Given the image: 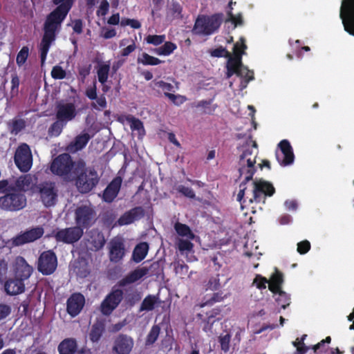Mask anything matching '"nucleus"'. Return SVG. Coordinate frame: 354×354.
<instances>
[{
    "instance_id": "obj_1",
    "label": "nucleus",
    "mask_w": 354,
    "mask_h": 354,
    "mask_svg": "<svg viewBox=\"0 0 354 354\" xmlns=\"http://www.w3.org/2000/svg\"><path fill=\"white\" fill-rule=\"evenodd\" d=\"M252 146H248L240 155L239 169L241 175L245 172L246 176L245 180L240 185V189L237 194V200L241 205H248L253 202L257 203H266V197H270L275 193V188L273 185L266 180H259L253 182L252 191H247L246 183L251 180L256 172L254 165L258 153L257 144L255 141H250Z\"/></svg>"
},
{
    "instance_id": "obj_2",
    "label": "nucleus",
    "mask_w": 354,
    "mask_h": 354,
    "mask_svg": "<svg viewBox=\"0 0 354 354\" xmlns=\"http://www.w3.org/2000/svg\"><path fill=\"white\" fill-rule=\"evenodd\" d=\"M53 2L57 6L46 16L44 24V35L39 46L41 66L46 62L50 47L55 40L62 22L73 7L74 0H53Z\"/></svg>"
},
{
    "instance_id": "obj_3",
    "label": "nucleus",
    "mask_w": 354,
    "mask_h": 354,
    "mask_svg": "<svg viewBox=\"0 0 354 354\" xmlns=\"http://www.w3.org/2000/svg\"><path fill=\"white\" fill-rule=\"evenodd\" d=\"M75 179V185L82 194L90 192L99 183V176L93 168H87L84 160L80 159L75 169L72 180Z\"/></svg>"
},
{
    "instance_id": "obj_4",
    "label": "nucleus",
    "mask_w": 354,
    "mask_h": 354,
    "mask_svg": "<svg viewBox=\"0 0 354 354\" xmlns=\"http://www.w3.org/2000/svg\"><path fill=\"white\" fill-rule=\"evenodd\" d=\"M224 15L221 12L211 15H201L196 18L192 32L200 36H209L218 30L223 21Z\"/></svg>"
},
{
    "instance_id": "obj_5",
    "label": "nucleus",
    "mask_w": 354,
    "mask_h": 354,
    "mask_svg": "<svg viewBox=\"0 0 354 354\" xmlns=\"http://www.w3.org/2000/svg\"><path fill=\"white\" fill-rule=\"evenodd\" d=\"M77 164L73 161L70 154L64 153L58 155L51 161L49 169L50 172L64 180L71 181L75 174V169Z\"/></svg>"
},
{
    "instance_id": "obj_6",
    "label": "nucleus",
    "mask_w": 354,
    "mask_h": 354,
    "mask_svg": "<svg viewBox=\"0 0 354 354\" xmlns=\"http://www.w3.org/2000/svg\"><path fill=\"white\" fill-rule=\"evenodd\" d=\"M26 205V197L24 193L18 192L10 185L8 193L0 197V207L9 212H17L24 209Z\"/></svg>"
},
{
    "instance_id": "obj_7",
    "label": "nucleus",
    "mask_w": 354,
    "mask_h": 354,
    "mask_svg": "<svg viewBox=\"0 0 354 354\" xmlns=\"http://www.w3.org/2000/svg\"><path fill=\"white\" fill-rule=\"evenodd\" d=\"M96 212L91 205H82L75 210V221L82 230L91 227L96 221Z\"/></svg>"
},
{
    "instance_id": "obj_8",
    "label": "nucleus",
    "mask_w": 354,
    "mask_h": 354,
    "mask_svg": "<svg viewBox=\"0 0 354 354\" xmlns=\"http://www.w3.org/2000/svg\"><path fill=\"white\" fill-rule=\"evenodd\" d=\"M14 161L17 168L24 173L28 172L32 165V156L30 147L21 144L16 149Z\"/></svg>"
},
{
    "instance_id": "obj_9",
    "label": "nucleus",
    "mask_w": 354,
    "mask_h": 354,
    "mask_svg": "<svg viewBox=\"0 0 354 354\" xmlns=\"http://www.w3.org/2000/svg\"><path fill=\"white\" fill-rule=\"evenodd\" d=\"M344 30L354 36V0H342L339 10Z\"/></svg>"
},
{
    "instance_id": "obj_10",
    "label": "nucleus",
    "mask_w": 354,
    "mask_h": 354,
    "mask_svg": "<svg viewBox=\"0 0 354 354\" xmlns=\"http://www.w3.org/2000/svg\"><path fill=\"white\" fill-rule=\"evenodd\" d=\"M123 296L122 290L113 288L100 304L102 314L106 316L110 315L122 301Z\"/></svg>"
},
{
    "instance_id": "obj_11",
    "label": "nucleus",
    "mask_w": 354,
    "mask_h": 354,
    "mask_svg": "<svg viewBox=\"0 0 354 354\" xmlns=\"http://www.w3.org/2000/svg\"><path fill=\"white\" fill-rule=\"evenodd\" d=\"M134 347L133 338L124 333H119L113 338L111 354H131Z\"/></svg>"
},
{
    "instance_id": "obj_12",
    "label": "nucleus",
    "mask_w": 354,
    "mask_h": 354,
    "mask_svg": "<svg viewBox=\"0 0 354 354\" xmlns=\"http://www.w3.org/2000/svg\"><path fill=\"white\" fill-rule=\"evenodd\" d=\"M57 266V259L54 252L47 250L43 252L37 263V270L44 275H50L53 274Z\"/></svg>"
},
{
    "instance_id": "obj_13",
    "label": "nucleus",
    "mask_w": 354,
    "mask_h": 354,
    "mask_svg": "<svg viewBox=\"0 0 354 354\" xmlns=\"http://www.w3.org/2000/svg\"><path fill=\"white\" fill-rule=\"evenodd\" d=\"M84 231L80 226H73L57 230L54 236L57 242L73 244L83 236Z\"/></svg>"
},
{
    "instance_id": "obj_14",
    "label": "nucleus",
    "mask_w": 354,
    "mask_h": 354,
    "mask_svg": "<svg viewBox=\"0 0 354 354\" xmlns=\"http://www.w3.org/2000/svg\"><path fill=\"white\" fill-rule=\"evenodd\" d=\"M278 147L279 151H276L275 156L279 165L286 167L292 164L295 155L290 142L287 140H283L279 143Z\"/></svg>"
},
{
    "instance_id": "obj_15",
    "label": "nucleus",
    "mask_w": 354,
    "mask_h": 354,
    "mask_svg": "<svg viewBox=\"0 0 354 354\" xmlns=\"http://www.w3.org/2000/svg\"><path fill=\"white\" fill-rule=\"evenodd\" d=\"M44 233L42 227H36L26 230L12 239V244L14 246H20L26 243L33 242L40 239Z\"/></svg>"
},
{
    "instance_id": "obj_16",
    "label": "nucleus",
    "mask_w": 354,
    "mask_h": 354,
    "mask_svg": "<svg viewBox=\"0 0 354 354\" xmlns=\"http://www.w3.org/2000/svg\"><path fill=\"white\" fill-rule=\"evenodd\" d=\"M42 203L46 207L55 205L57 198V190L53 182H44L39 185Z\"/></svg>"
},
{
    "instance_id": "obj_17",
    "label": "nucleus",
    "mask_w": 354,
    "mask_h": 354,
    "mask_svg": "<svg viewBox=\"0 0 354 354\" xmlns=\"http://www.w3.org/2000/svg\"><path fill=\"white\" fill-rule=\"evenodd\" d=\"M85 304L84 295L80 292L73 293L66 302V311L74 317L79 315Z\"/></svg>"
},
{
    "instance_id": "obj_18",
    "label": "nucleus",
    "mask_w": 354,
    "mask_h": 354,
    "mask_svg": "<svg viewBox=\"0 0 354 354\" xmlns=\"http://www.w3.org/2000/svg\"><path fill=\"white\" fill-rule=\"evenodd\" d=\"M76 115L77 111L74 103L60 104L57 106V120H59L66 124L68 121L73 120Z\"/></svg>"
},
{
    "instance_id": "obj_19",
    "label": "nucleus",
    "mask_w": 354,
    "mask_h": 354,
    "mask_svg": "<svg viewBox=\"0 0 354 354\" xmlns=\"http://www.w3.org/2000/svg\"><path fill=\"white\" fill-rule=\"evenodd\" d=\"M125 254V246L120 239H113L109 243V259L111 262L118 263Z\"/></svg>"
},
{
    "instance_id": "obj_20",
    "label": "nucleus",
    "mask_w": 354,
    "mask_h": 354,
    "mask_svg": "<svg viewBox=\"0 0 354 354\" xmlns=\"http://www.w3.org/2000/svg\"><path fill=\"white\" fill-rule=\"evenodd\" d=\"M32 272V267L26 262L24 257H17L15 266V277L25 281L29 279Z\"/></svg>"
},
{
    "instance_id": "obj_21",
    "label": "nucleus",
    "mask_w": 354,
    "mask_h": 354,
    "mask_svg": "<svg viewBox=\"0 0 354 354\" xmlns=\"http://www.w3.org/2000/svg\"><path fill=\"white\" fill-rule=\"evenodd\" d=\"M120 176L114 178L103 192L102 198L106 203H111L117 197L122 185Z\"/></svg>"
},
{
    "instance_id": "obj_22",
    "label": "nucleus",
    "mask_w": 354,
    "mask_h": 354,
    "mask_svg": "<svg viewBox=\"0 0 354 354\" xmlns=\"http://www.w3.org/2000/svg\"><path fill=\"white\" fill-rule=\"evenodd\" d=\"M4 291L10 296L21 294L25 291L24 281L16 277L10 278L4 283Z\"/></svg>"
},
{
    "instance_id": "obj_23",
    "label": "nucleus",
    "mask_w": 354,
    "mask_h": 354,
    "mask_svg": "<svg viewBox=\"0 0 354 354\" xmlns=\"http://www.w3.org/2000/svg\"><path fill=\"white\" fill-rule=\"evenodd\" d=\"M147 270H145V268L138 267L134 270L130 272L124 278L120 279L118 282V285L120 287H124L127 285L133 283L145 277L147 275Z\"/></svg>"
},
{
    "instance_id": "obj_24",
    "label": "nucleus",
    "mask_w": 354,
    "mask_h": 354,
    "mask_svg": "<svg viewBox=\"0 0 354 354\" xmlns=\"http://www.w3.org/2000/svg\"><path fill=\"white\" fill-rule=\"evenodd\" d=\"M91 138V136L88 133L77 135L74 140L68 144L66 149L71 153H76L86 146Z\"/></svg>"
},
{
    "instance_id": "obj_25",
    "label": "nucleus",
    "mask_w": 354,
    "mask_h": 354,
    "mask_svg": "<svg viewBox=\"0 0 354 354\" xmlns=\"http://www.w3.org/2000/svg\"><path fill=\"white\" fill-rule=\"evenodd\" d=\"M105 332V323L103 319H97L92 325L90 333L89 339L93 342H98L104 333Z\"/></svg>"
},
{
    "instance_id": "obj_26",
    "label": "nucleus",
    "mask_w": 354,
    "mask_h": 354,
    "mask_svg": "<svg viewBox=\"0 0 354 354\" xmlns=\"http://www.w3.org/2000/svg\"><path fill=\"white\" fill-rule=\"evenodd\" d=\"M88 236L90 238V243L94 248L95 250H99L104 247L106 240L103 233L97 228H94L90 230Z\"/></svg>"
},
{
    "instance_id": "obj_27",
    "label": "nucleus",
    "mask_w": 354,
    "mask_h": 354,
    "mask_svg": "<svg viewBox=\"0 0 354 354\" xmlns=\"http://www.w3.org/2000/svg\"><path fill=\"white\" fill-rule=\"evenodd\" d=\"M268 288L274 294H277L281 290V286L283 283V274L277 268H275V272L270 277L268 280Z\"/></svg>"
},
{
    "instance_id": "obj_28",
    "label": "nucleus",
    "mask_w": 354,
    "mask_h": 354,
    "mask_svg": "<svg viewBox=\"0 0 354 354\" xmlns=\"http://www.w3.org/2000/svg\"><path fill=\"white\" fill-rule=\"evenodd\" d=\"M228 59L227 62V73L226 75L227 77H230L233 75H234L235 73L237 72V71L243 66L241 55L236 53V57L232 56L230 54V57H227Z\"/></svg>"
},
{
    "instance_id": "obj_29",
    "label": "nucleus",
    "mask_w": 354,
    "mask_h": 354,
    "mask_svg": "<svg viewBox=\"0 0 354 354\" xmlns=\"http://www.w3.org/2000/svg\"><path fill=\"white\" fill-rule=\"evenodd\" d=\"M77 348V341L73 338H66L58 346L59 354H74Z\"/></svg>"
},
{
    "instance_id": "obj_30",
    "label": "nucleus",
    "mask_w": 354,
    "mask_h": 354,
    "mask_svg": "<svg viewBox=\"0 0 354 354\" xmlns=\"http://www.w3.org/2000/svg\"><path fill=\"white\" fill-rule=\"evenodd\" d=\"M212 100H201L197 102H193L191 104L192 108H196L200 110L201 114L212 115L215 111L217 106L216 104L212 105Z\"/></svg>"
},
{
    "instance_id": "obj_31",
    "label": "nucleus",
    "mask_w": 354,
    "mask_h": 354,
    "mask_svg": "<svg viewBox=\"0 0 354 354\" xmlns=\"http://www.w3.org/2000/svg\"><path fill=\"white\" fill-rule=\"evenodd\" d=\"M160 303V301L158 295H148L142 300L139 311H151L155 308V306Z\"/></svg>"
},
{
    "instance_id": "obj_32",
    "label": "nucleus",
    "mask_w": 354,
    "mask_h": 354,
    "mask_svg": "<svg viewBox=\"0 0 354 354\" xmlns=\"http://www.w3.org/2000/svg\"><path fill=\"white\" fill-rule=\"evenodd\" d=\"M149 251V245L147 242L138 243L134 248L132 254V259L136 263H140L147 256Z\"/></svg>"
},
{
    "instance_id": "obj_33",
    "label": "nucleus",
    "mask_w": 354,
    "mask_h": 354,
    "mask_svg": "<svg viewBox=\"0 0 354 354\" xmlns=\"http://www.w3.org/2000/svg\"><path fill=\"white\" fill-rule=\"evenodd\" d=\"M32 183V178L30 175H24L19 177L15 182V184H12L15 189L18 190V192H21L24 193L26 190L28 189L30 184Z\"/></svg>"
},
{
    "instance_id": "obj_34",
    "label": "nucleus",
    "mask_w": 354,
    "mask_h": 354,
    "mask_svg": "<svg viewBox=\"0 0 354 354\" xmlns=\"http://www.w3.org/2000/svg\"><path fill=\"white\" fill-rule=\"evenodd\" d=\"M174 229L176 233L182 237H186L189 240H193L195 238V234L186 224L176 222L174 225Z\"/></svg>"
},
{
    "instance_id": "obj_35",
    "label": "nucleus",
    "mask_w": 354,
    "mask_h": 354,
    "mask_svg": "<svg viewBox=\"0 0 354 354\" xmlns=\"http://www.w3.org/2000/svg\"><path fill=\"white\" fill-rule=\"evenodd\" d=\"M9 131L11 134L17 135L26 127V122L21 118H14L8 123Z\"/></svg>"
},
{
    "instance_id": "obj_36",
    "label": "nucleus",
    "mask_w": 354,
    "mask_h": 354,
    "mask_svg": "<svg viewBox=\"0 0 354 354\" xmlns=\"http://www.w3.org/2000/svg\"><path fill=\"white\" fill-rule=\"evenodd\" d=\"M226 297L227 295H224L223 291L214 292L209 297L206 296L204 298V301L201 304L200 306H212L216 303L222 301Z\"/></svg>"
},
{
    "instance_id": "obj_37",
    "label": "nucleus",
    "mask_w": 354,
    "mask_h": 354,
    "mask_svg": "<svg viewBox=\"0 0 354 354\" xmlns=\"http://www.w3.org/2000/svg\"><path fill=\"white\" fill-rule=\"evenodd\" d=\"M137 62L145 66H156L163 62L157 57L149 55L147 53H142L141 57L138 58Z\"/></svg>"
},
{
    "instance_id": "obj_38",
    "label": "nucleus",
    "mask_w": 354,
    "mask_h": 354,
    "mask_svg": "<svg viewBox=\"0 0 354 354\" xmlns=\"http://www.w3.org/2000/svg\"><path fill=\"white\" fill-rule=\"evenodd\" d=\"M176 45L171 41H166L165 44L153 50V52L158 55H169L171 54L175 49H176Z\"/></svg>"
},
{
    "instance_id": "obj_39",
    "label": "nucleus",
    "mask_w": 354,
    "mask_h": 354,
    "mask_svg": "<svg viewBox=\"0 0 354 354\" xmlns=\"http://www.w3.org/2000/svg\"><path fill=\"white\" fill-rule=\"evenodd\" d=\"M274 295H277L275 301L278 306H280L283 309H286L289 306L290 304V297L289 295L282 290L277 292V294Z\"/></svg>"
},
{
    "instance_id": "obj_40",
    "label": "nucleus",
    "mask_w": 354,
    "mask_h": 354,
    "mask_svg": "<svg viewBox=\"0 0 354 354\" xmlns=\"http://www.w3.org/2000/svg\"><path fill=\"white\" fill-rule=\"evenodd\" d=\"M160 333V327L156 324L153 325L146 337L145 345L151 346L158 339Z\"/></svg>"
},
{
    "instance_id": "obj_41",
    "label": "nucleus",
    "mask_w": 354,
    "mask_h": 354,
    "mask_svg": "<svg viewBox=\"0 0 354 354\" xmlns=\"http://www.w3.org/2000/svg\"><path fill=\"white\" fill-rule=\"evenodd\" d=\"M110 71V66L104 64L100 66L97 71L98 81L104 84L107 82L109 73Z\"/></svg>"
},
{
    "instance_id": "obj_42",
    "label": "nucleus",
    "mask_w": 354,
    "mask_h": 354,
    "mask_svg": "<svg viewBox=\"0 0 354 354\" xmlns=\"http://www.w3.org/2000/svg\"><path fill=\"white\" fill-rule=\"evenodd\" d=\"M234 74L245 80L246 83H249L251 80H254V72L250 71L243 65Z\"/></svg>"
},
{
    "instance_id": "obj_43",
    "label": "nucleus",
    "mask_w": 354,
    "mask_h": 354,
    "mask_svg": "<svg viewBox=\"0 0 354 354\" xmlns=\"http://www.w3.org/2000/svg\"><path fill=\"white\" fill-rule=\"evenodd\" d=\"M66 124L59 120L54 122L48 129V134L51 136H58L62 131L64 127Z\"/></svg>"
},
{
    "instance_id": "obj_44",
    "label": "nucleus",
    "mask_w": 354,
    "mask_h": 354,
    "mask_svg": "<svg viewBox=\"0 0 354 354\" xmlns=\"http://www.w3.org/2000/svg\"><path fill=\"white\" fill-rule=\"evenodd\" d=\"M143 268H145V270H147V275L149 274L150 277H158L162 271V268H161L159 261H153L149 267L143 266Z\"/></svg>"
},
{
    "instance_id": "obj_45",
    "label": "nucleus",
    "mask_w": 354,
    "mask_h": 354,
    "mask_svg": "<svg viewBox=\"0 0 354 354\" xmlns=\"http://www.w3.org/2000/svg\"><path fill=\"white\" fill-rule=\"evenodd\" d=\"M205 287L207 290H218L221 287L219 274H217L215 276L211 277L206 283Z\"/></svg>"
},
{
    "instance_id": "obj_46",
    "label": "nucleus",
    "mask_w": 354,
    "mask_h": 354,
    "mask_svg": "<svg viewBox=\"0 0 354 354\" xmlns=\"http://www.w3.org/2000/svg\"><path fill=\"white\" fill-rule=\"evenodd\" d=\"M165 40V35H149L145 37L147 44L158 46L162 44Z\"/></svg>"
},
{
    "instance_id": "obj_47",
    "label": "nucleus",
    "mask_w": 354,
    "mask_h": 354,
    "mask_svg": "<svg viewBox=\"0 0 354 354\" xmlns=\"http://www.w3.org/2000/svg\"><path fill=\"white\" fill-rule=\"evenodd\" d=\"M29 49L27 46H24L19 50L17 55L16 62L19 66H21L27 60L28 57Z\"/></svg>"
},
{
    "instance_id": "obj_48",
    "label": "nucleus",
    "mask_w": 354,
    "mask_h": 354,
    "mask_svg": "<svg viewBox=\"0 0 354 354\" xmlns=\"http://www.w3.org/2000/svg\"><path fill=\"white\" fill-rule=\"evenodd\" d=\"M231 340V335L227 333L224 335H220L218 337V342L221 345V349L225 352L227 353L230 350V343Z\"/></svg>"
},
{
    "instance_id": "obj_49",
    "label": "nucleus",
    "mask_w": 354,
    "mask_h": 354,
    "mask_svg": "<svg viewBox=\"0 0 354 354\" xmlns=\"http://www.w3.org/2000/svg\"><path fill=\"white\" fill-rule=\"evenodd\" d=\"M177 245L178 249L182 253L184 252H190L192 250L194 247V244L190 241L189 239L185 240L183 239L178 240Z\"/></svg>"
},
{
    "instance_id": "obj_50",
    "label": "nucleus",
    "mask_w": 354,
    "mask_h": 354,
    "mask_svg": "<svg viewBox=\"0 0 354 354\" xmlns=\"http://www.w3.org/2000/svg\"><path fill=\"white\" fill-rule=\"evenodd\" d=\"M66 73L62 66L56 65L53 67L51 76L55 80H63L66 77Z\"/></svg>"
},
{
    "instance_id": "obj_51",
    "label": "nucleus",
    "mask_w": 354,
    "mask_h": 354,
    "mask_svg": "<svg viewBox=\"0 0 354 354\" xmlns=\"http://www.w3.org/2000/svg\"><path fill=\"white\" fill-rule=\"evenodd\" d=\"M165 95L177 106L183 104L187 100L185 96L180 95H175L167 92H165Z\"/></svg>"
},
{
    "instance_id": "obj_52",
    "label": "nucleus",
    "mask_w": 354,
    "mask_h": 354,
    "mask_svg": "<svg viewBox=\"0 0 354 354\" xmlns=\"http://www.w3.org/2000/svg\"><path fill=\"white\" fill-rule=\"evenodd\" d=\"M96 103L92 102L91 107L96 110H102L106 107L107 102L104 94H102L100 97H97Z\"/></svg>"
},
{
    "instance_id": "obj_53",
    "label": "nucleus",
    "mask_w": 354,
    "mask_h": 354,
    "mask_svg": "<svg viewBox=\"0 0 354 354\" xmlns=\"http://www.w3.org/2000/svg\"><path fill=\"white\" fill-rule=\"evenodd\" d=\"M176 190L187 198L193 199L196 197L194 190L190 187L180 185L178 186Z\"/></svg>"
},
{
    "instance_id": "obj_54",
    "label": "nucleus",
    "mask_w": 354,
    "mask_h": 354,
    "mask_svg": "<svg viewBox=\"0 0 354 354\" xmlns=\"http://www.w3.org/2000/svg\"><path fill=\"white\" fill-rule=\"evenodd\" d=\"M211 56L214 57H228L230 55V53L222 46L216 48L212 50L210 53Z\"/></svg>"
},
{
    "instance_id": "obj_55",
    "label": "nucleus",
    "mask_w": 354,
    "mask_h": 354,
    "mask_svg": "<svg viewBox=\"0 0 354 354\" xmlns=\"http://www.w3.org/2000/svg\"><path fill=\"white\" fill-rule=\"evenodd\" d=\"M268 282V280L261 274H257L253 280V284L259 290L266 289V284Z\"/></svg>"
},
{
    "instance_id": "obj_56",
    "label": "nucleus",
    "mask_w": 354,
    "mask_h": 354,
    "mask_svg": "<svg viewBox=\"0 0 354 354\" xmlns=\"http://www.w3.org/2000/svg\"><path fill=\"white\" fill-rule=\"evenodd\" d=\"M109 10V3L107 0H102L98 9L96 11L97 16L104 17L107 15Z\"/></svg>"
},
{
    "instance_id": "obj_57",
    "label": "nucleus",
    "mask_w": 354,
    "mask_h": 354,
    "mask_svg": "<svg viewBox=\"0 0 354 354\" xmlns=\"http://www.w3.org/2000/svg\"><path fill=\"white\" fill-rule=\"evenodd\" d=\"M131 216L133 220V223L136 220H138L144 216L145 211L142 207H135L130 210Z\"/></svg>"
},
{
    "instance_id": "obj_58",
    "label": "nucleus",
    "mask_w": 354,
    "mask_h": 354,
    "mask_svg": "<svg viewBox=\"0 0 354 354\" xmlns=\"http://www.w3.org/2000/svg\"><path fill=\"white\" fill-rule=\"evenodd\" d=\"M131 216L133 220V223L136 220H138L144 216L145 211L142 207H135L130 210Z\"/></svg>"
},
{
    "instance_id": "obj_59",
    "label": "nucleus",
    "mask_w": 354,
    "mask_h": 354,
    "mask_svg": "<svg viewBox=\"0 0 354 354\" xmlns=\"http://www.w3.org/2000/svg\"><path fill=\"white\" fill-rule=\"evenodd\" d=\"M241 44L239 43L236 42L234 45V48H233L234 56L233 57H236V54L238 53V54L241 55V58H242V55L244 54V50L247 48V46L245 44L244 39L241 38Z\"/></svg>"
},
{
    "instance_id": "obj_60",
    "label": "nucleus",
    "mask_w": 354,
    "mask_h": 354,
    "mask_svg": "<svg viewBox=\"0 0 354 354\" xmlns=\"http://www.w3.org/2000/svg\"><path fill=\"white\" fill-rule=\"evenodd\" d=\"M8 270V261L4 259H0V283H2L6 277Z\"/></svg>"
},
{
    "instance_id": "obj_61",
    "label": "nucleus",
    "mask_w": 354,
    "mask_h": 354,
    "mask_svg": "<svg viewBox=\"0 0 354 354\" xmlns=\"http://www.w3.org/2000/svg\"><path fill=\"white\" fill-rule=\"evenodd\" d=\"M85 95L91 100L97 99V95L96 82H93V85L86 89Z\"/></svg>"
},
{
    "instance_id": "obj_62",
    "label": "nucleus",
    "mask_w": 354,
    "mask_h": 354,
    "mask_svg": "<svg viewBox=\"0 0 354 354\" xmlns=\"http://www.w3.org/2000/svg\"><path fill=\"white\" fill-rule=\"evenodd\" d=\"M310 243L308 241L304 240L297 243V252L300 254H305L310 250Z\"/></svg>"
},
{
    "instance_id": "obj_63",
    "label": "nucleus",
    "mask_w": 354,
    "mask_h": 354,
    "mask_svg": "<svg viewBox=\"0 0 354 354\" xmlns=\"http://www.w3.org/2000/svg\"><path fill=\"white\" fill-rule=\"evenodd\" d=\"M118 223L120 225H127L133 223V220L131 216L130 211L124 212L118 220Z\"/></svg>"
},
{
    "instance_id": "obj_64",
    "label": "nucleus",
    "mask_w": 354,
    "mask_h": 354,
    "mask_svg": "<svg viewBox=\"0 0 354 354\" xmlns=\"http://www.w3.org/2000/svg\"><path fill=\"white\" fill-rule=\"evenodd\" d=\"M130 124V127L132 130H140L143 129L142 122L138 118H136L133 116H131L127 119Z\"/></svg>"
}]
</instances>
